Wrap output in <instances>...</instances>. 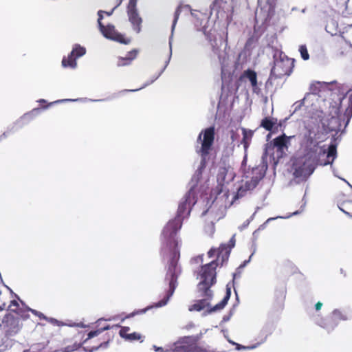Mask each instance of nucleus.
<instances>
[{"instance_id": "1", "label": "nucleus", "mask_w": 352, "mask_h": 352, "mask_svg": "<svg viewBox=\"0 0 352 352\" xmlns=\"http://www.w3.org/2000/svg\"><path fill=\"white\" fill-rule=\"evenodd\" d=\"M196 202L195 191L191 188L186 193L180 201L176 217L170 220L162 230V236L163 240L166 246L171 249L165 276V281L168 283V289L166 291L163 298L151 307H162L165 306L173 295L178 285L177 279L182 273V268L178 263L180 252L179 241L176 236L182 226L184 218L190 214L192 207Z\"/></svg>"}, {"instance_id": "2", "label": "nucleus", "mask_w": 352, "mask_h": 352, "mask_svg": "<svg viewBox=\"0 0 352 352\" xmlns=\"http://www.w3.org/2000/svg\"><path fill=\"white\" fill-rule=\"evenodd\" d=\"M326 134L320 126L308 124L305 126L300 142V148L303 151L301 162L296 165L294 172L296 178L307 179L315 170L318 166L331 164L337 157L336 144H330L327 152L324 146L320 144L326 140Z\"/></svg>"}, {"instance_id": "3", "label": "nucleus", "mask_w": 352, "mask_h": 352, "mask_svg": "<svg viewBox=\"0 0 352 352\" xmlns=\"http://www.w3.org/2000/svg\"><path fill=\"white\" fill-rule=\"evenodd\" d=\"M110 329L109 325H107L102 327L97 330L91 331L87 333V337L84 338V336H82L80 332H78L75 335V338H80V341H75L72 346H67L65 347V352H72L77 349H78L82 344H85L88 342V340H91L94 338H97V345L93 346V349H98L100 347H105L109 341L111 340L113 336L109 334V333H106L103 335L102 333Z\"/></svg>"}, {"instance_id": "4", "label": "nucleus", "mask_w": 352, "mask_h": 352, "mask_svg": "<svg viewBox=\"0 0 352 352\" xmlns=\"http://www.w3.org/2000/svg\"><path fill=\"white\" fill-rule=\"evenodd\" d=\"M274 61L270 72V76L265 83L267 87L269 84L272 85L271 80L274 78H280L285 76H289L294 67V60L288 58L282 52H278V55L275 54L274 56Z\"/></svg>"}, {"instance_id": "5", "label": "nucleus", "mask_w": 352, "mask_h": 352, "mask_svg": "<svg viewBox=\"0 0 352 352\" xmlns=\"http://www.w3.org/2000/svg\"><path fill=\"white\" fill-rule=\"evenodd\" d=\"M215 129L214 126H210L202 130L197 137V142L201 146L196 150L201 158V163H205L208 157L214 141Z\"/></svg>"}, {"instance_id": "6", "label": "nucleus", "mask_w": 352, "mask_h": 352, "mask_svg": "<svg viewBox=\"0 0 352 352\" xmlns=\"http://www.w3.org/2000/svg\"><path fill=\"white\" fill-rule=\"evenodd\" d=\"M219 263L217 261H212L210 263L204 265L200 270L201 281L197 285V290H208L216 283V269Z\"/></svg>"}, {"instance_id": "7", "label": "nucleus", "mask_w": 352, "mask_h": 352, "mask_svg": "<svg viewBox=\"0 0 352 352\" xmlns=\"http://www.w3.org/2000/svg\"><path fill=\"white\" fill-rule=\"evenodd\" d=\"M98 28L100 32L105 38L124 45H128L131 43V38H126L124 34L118 32L113 25L108 24L104 25L102 23V19H103L102 10L98 12Z\"/></svg>"}, {"instance_id": "8", "label": "nucleus", "mask_w": 352, "mask_h": 352, "mask_svg": "<svg viewBox=\"0 0 352 352\" xmlns=\"http://www.w3.org/2000/svg\"><path fill=\"white\" fill-rule=\"evenodd\" d=\"M345 320L346 316L340 310L336 309L329 316L319 319L316 324L330 333L338 326L339 321Z\"/></svg>"}, {"instance_id": "9", "label": "nucleus", "mask_w": 352, "mask_h": 352, "mask_svg": "<svg viewBox=\"0 0 352 352\" xmlns=\"http://www.w3.org/2000/svg\"><path fill=\"white\" fill-rule=\"evenodd\" d=\"M197 340L192 336H185L175 342L170 350L166 352H194L197 346Z\"/></svg>"}, {"instance_id": "10", "label": "nucleus", "mask_w": 352, "mask_h": 352, "mask_svg": "<svg viewBox=\"0 0 352 352\" xmlns=\"http://www.w3.org/2000/svg\"><path fill=\"white\" fill-rule=\"evenodd\" d=\"M86 53V49L78 44H76L67 57H63L62 66L74 69L77 66L76 59L82 56Z\"/></svg>"}, {"instance_id": "11", "label": "nucleus", "mask_w": 352, "mask_h": 352, "mask_svg": "<svg viewBox=\"0 0 352 352\" xmlns=\"http://www.w3.org/2000/svg\"><path fill=\"white\" fill-rule=\"evenodd\" d=\"M198 292L200 294L199 296L202 298L196 300L193 305L189 307L188 310L190 311H200L205 308H208L210 307V301L212 300L213 296L212 291L198 290Z\"/></svg>"}, {"instance_id": "12", "label": "nucleus", "mask_w": 352, "mask_h": 352, "mask_svg": "<svg viewBox=\"0 0 352 352\" xmlns=\"http://www.w3.org/2000/svg\"><path fill=\"white\" fill-rule=\"evenodd\" d=\"M263 175L252 177L250 180L246 181L245 184L240 186L237 190V196L243 197L248 190H252L256 187Z\"/></svg>"}, {"instance_id": "13", "label": "nucleus", "mask_w": 352, "mask_h": 352, "mask_svg": "<svg viewBox=\"0 0 352 352\" xmlns=\"http://www.w3.org/2000/svg\"><path fill=\"white\" fill-rule=\"evenodd\" d=\"M129 20L132 24L133 29L137 33H140L142 29V19L140 16L137 9L127 10Z\"/></svg>"}, {"instance_id": "14", "label": "nucleus", "mask_w": 352, "mask_h": 352, "mask_svg": "<svg viewBox=\"0 0 352 352\" xmlns=\"http://www.w3.org/2000/svg\"><path fill=\"white\" fill-rule=\"evenodd\" d=\"M223 252H225V255H222V259H221L222 260L221 264H222L225 260L228 259L229 254H230V250H228V248L226 245L222 244L217 249L211 248L208 251V255L210 258H212L215 255H217V259L215 261H218L221 257V255L223 254Z\"/></svg>"}, {"instance_id": "15", "label": "nucleus", "mask_w": 352, "mask_h": 352, "mask_svg": "<svg viewBox=\"0 0 352 352\" xmlns=\"http://www.w3.org/2000/svg\"><path fill=\"white\" fill-rule=\"evenodd\" d=\"M294 138V135L287 136L283 133L274 139L272 142L273 146L277 148L278 151L282 152L284 148H288L290 140Z\"/></svg>"}, {"instance_id": "16", "label": "nucleus", "mask_w": 352, "mask_h": 352, "mask_svg": "<svg viewBox=\"0 0 352 352\" xmlns=\"http://www.w3.org/2000/svg\"><path fill=\"white\" fill-rule=\"evenodd\" d=\"M241 78H246L250 80L254 93L257 94L260 93L261 89L258 87L257 74L256 72L248 69L243 72Z\"/></svg>"}, {"instance_id": "17", "label": "nucleus", "mask_w": 352, "mask_h": 352, "mask_svg": "<svg viewBox=\"0 0 352 352\" xmlns=\"http://www.w3.org/2000/svg\"><path fill=\"white\" fill-rule=\"evenodd\" d=\"M138 50L136 49L129 52L126 57L119 56L117 59L116 65L118 67L129 65L131 62L137 57Z\"/></svg>"}, {"instance_id": "18", "label": "nucleus", "mask_w": 352, "mask_h": 352, "mask_svg": "<svg viewBox=\"0 0 352 352\" xmlns=\"http://www.w3.org/2000/svg\"><path fill=\"white\" fill-rule=\"evenodd\" d=\"M230 295H231V289H230V288L227 287L226 288V294L225 296L223 297V298L222 299V300L220 302H219L218 304H217L216 305H214V307H212L210 309H208L207 310L208 314H211L212 312H215V311H220V310L223 309L225 307V306L227 305V303L230 298Z\"/></svg>"}, {"instance_id": "19", "label": "nucleus", "mask_w": 352, "mask_h": 352, "mask_svg": "<svg viewBox=\"0 0 352 352\" xmlns=\"http://www.w3.org/2000/svg\"><path fill=\"white\" fill-rule=\"evenodd\" d=\"M243 138L241 140V144L243 145L244 150L246 152L248 147L250 146L252 139L254 135V131L250 129H247L245 128H241Z\"/></svg>"}, {"instance_id": "20", "label": "nucleus", "mask_w": 352, "mask_h": 352, "mask_svg": "<svg viewBox=\"0 0 352 352\" xmlns=\"http://www.w3.org/2000/svg\"><path fill=\"white\" fill-rule=\"evenodd\" d=\"M42 111L41 108H34L31 111L24 114L21 118V120L23 123H28L30 120H33L35 117L38 116Z\"/></svg>"}, {"instance_id": "21", "label": "nucleus", "mask_w": 352, "mask_h": 352, "mask_svg": "<svg viewBox=\"0 0 352 352\" xmlns=\"http://www.w3.org/2000/svg\"><path fill=\"white\" fill-rule=\"evenodd\" d=\"M285 299V292H280L276 297V299L274 304V309L275 311H281L284 307V302Z\"/></svg>"}, {"instance_id": "22", "label": "nucleus", "mask_w": 352, "mask_h": 352, "mask_svg": "<svg viewBox=\"0 0 352 352\" xmlns=\"http://www.w3.org/2000/svg\"><path fill=\"white\" fill-rule=\"evenodd\" d=\"M276 124V119L274 120V118L265 117L262 120L261 126L268 131H272Z\"/></svg>"}, {"instance_id": "23", "label": "nucleus", "mask_w": 352, "mask_h": 352, "mask_svg": "<svg viewBox=\"0 0 352 352\" xmlns=\"http://www.w3.org/2000/svg\"><path fill=\"white\" fill-rule=\"evenodd\" d=\"M336 2L345 8L347 14H352V0H336Z\"/></svg>"}, {"instance_id": "24", "label": "nucleus", "mask_w": 352, "mask_h": 352, "mask_svg": "<svg viewBox=\"0 0 352 352\" xmlns=\"http://www.w3.org/2000/svg\"><path fill=\"white\" fill-rule=\"evenodd\" d=\"M299 52L300 53L301 58L303 60H307L309 58V54L308 53V50H307L306 45H300L299 47Z\"/></svg>"}, {"instance_id": "25", "label": "nucleus", "mask_w": 352, "mask_h": 352, "mask_svg": "<svg viewBox=\"0 0 352 352\" xmlns=\"http://www.w3.org/2000/svg\"><path fill=\"white\" fill-rule=\"evenodd\" d=\"M344 120L346 119V126L349 124L351 117H352V107L349 106L346 109L344 115Z\"/></svg>"}, {"instance_id": "26", "label": "nucleus", "mask_w": 352, "mask_h": 352, "mask_svg": "<svg viewBox=\"0 0 352 352\" xmlns=\"http://www.w3.org/2000/svg\"><path fill=\"white\" fill-rule=\"evenodd\" d=\"M182 12V6H179L175 12V14H174V20H173V25H172V30H173L175 25H176V23L178 21V19L179 17V15Z\"/></svg>"}, {"instance_id": "27", "label": "nucleus", "mask_w": 352, "mask_h": 352, "mask_svg": "<svg viewBox=\"0 0 352 352\" xmlns=\"http://www.w3.org/2000/svg\"><path fill=\"white\" fill-rule=\"evenodd\" d=\"M19 307V304L16 300H12L10 301V303L8 306V309L12 312L17 313V311Z\"/></svg>"}, {"instance_id": "28", "label": "nucleus", "mask_w": 352, "mask_h": 352, "mask_svg": "<svg viewBox=\"0 0 352 352\" xmlns=\"http://www.w3.org/2000/svg\"><path fill=\"white\" fill-rule=\"evenodd\" d=\"M45 320H47V322H50L53 325H56V326H58V327L66 325V324L64 323L63 322L59 321V320H56L55 318H47V319Z\"/></svg>"}, {"instance_id": "29", "label": "nucleus", "mask_w": 352, "mask_h": 352, "mask_svg": "<svg viewBox=\"0 0 352 352\" xmlns=\"http://www.w3.org/2000/svg\"><path fill=\"white\" fill-rule=\"evenodd\" d=\"M141 338V336L140 333L133 332L132 333H129L128 336L126 337V340L133 341V340H138Z\"/></svg>"}, {"instance_id": "30", "label": "nucleus", "mask_w": 352, "mask_h": 352, "mask_svg": "<svg viewBox=\"0 0 352 352\" xmlns=\"http://www.w3.org/2000/svg\"><path fill=\"white\" fill-rule=\"evenodd\" d=\"M129 331L130 328L129 327H122L120 330L119 334L122 338L126 339L128 335L129 334L128 333Z\"/></svg>"}, {"instance_id": "31", "label": "nucleus", "mask_w": 352, "mask_h": 352, "mask_svg": "<svg viewBox=\"0 0 352 352\" xmlns=\"http://www.w3.org/2000/svg\"><path fill=\"white\" fill-rule=\"evenodd\" d=\"M223 0H214L212 3V9L219 10L221 8Z\"/></svg>"}, {"instance_id": "32", "label": "nucleus", "mask_w": 352, "mask_h": 352, "mask_svg": "<svg viewBox=\"0 0 352 352\" xmlns=\"http://www.w3.org/2000/svg\"><path fill=\"white\" fill-rule=\"evenodd\" d=\"M137 2L138 0H129L128 6H127V10H134L137 9Z\"/></svg>"}, {"instance_id": "33", "label": "nucleus", "mask_w": 352, "mask_h": 352, "mask_svg": "<svg viewBox=\"0 0 352 352\" xmlns=\"http://www.w3.org/2000/svg\"><path fill=\"white\" fill-rule=\"evenodd\" d=\"M230 138L232 140V142H234L239 138V135L236 131L232 130L230 131Z\"/></svg>"}, {"instance_id": "34", "label": "nucleus", "mask_w": 352, "mask_h": 352, "mask_svg": "<svg viewBox=\"0 0 352 352\" xmlns=\"http://www.w3.org/2000/svg\"><path fill=\"white\" fill-rule=\"evenodd\" d=\"M230 342L232 343L234 345H236V349L237 350L247 349H253L254 348L253 346H245L241 345L239 344H237V343H235V342H231V341H230Z\"/></svg>"}, {"instance_id": "35", "label": "nucleus", "mask_w": 352, "mask_h": 352, "mask_svg": "<svg viewBox=\"0 0 352 352\" xmlns=\"http://www.w3.org/2000/svg\"><path fill=\"white\" fill-rule=\"evenodd\" d=\"M31 312L32 314H34L35 316H38V318L40 319H45V320L47 319V317L45 316L43 314H42V313H41V312H39L38 311H36V310H34V309H31Z\"/></svg>"}, {"instance_id": "36", "label": "nucleus", "mask_w": 352, "mask_h": 352, "mask_svg": "<svg viewBox=\"0 0 352 352\" xmlns=\"http://www.w3.org/2000/svg\"><path fill=\"white\" fill-rule=\"evenodd\" d=\"M322 306V303L320 302H318L316 305H315V308L317 311L320 310L321 309Z\"/></svg>"}, {"instance_id": "37", "label": "nucleus", "mask_w": 352, "mask_h": 352, "mask_svg": "<svg viewBox=\"0 0 352 352\" xmlns=\"http://www.w3.org/2000/svg\"><path fill=\"white\" fill-rule=\"evenodd\" d=\"M116 8V7H115L114 8H113V9L111 10V11H110V12H107V11H103V10H102V14H106V15H107V16H111V15L113 14V11H114V10H115V8Z\"/></svg>"}, {"instance_id": "38", "label": "nucleus", "mask_w": 352, "mask_h": 352, "mask_svg": "<svg viewBox=\"0 0 352 352\" xmlns=\"http://www.w3.org/2000/svg\"><path fill=\"white\" fill-rule=\"evenodd\" d=\"M63 100H57V101H55V102H51L47 106H45L43 107L44 109L47 108L48 106H50L54 103H58V102H63Z\"/></svg>"}, {"instance_id": "39", "label": "nucleus", "mask_w": 352, "mask_h": 352, "mask_svg": "<svg viewBox=\"0 0 352 352\" xmlns=\"http://www.w3.org/2000/svg\"><path fill=\"white\" fill-rule=\"evenodd\" d=\"M349 106L352 107V94L350 95L349 98Z\"/></svg>"}, {"instance_id": "40", "label": "nucleus", "mask_w": 352, "mask_h": 352, "mask_svg": "<svg viewBox=\"0 0 352 352\" xmlns=\"http://www.w3.org/2000/svg\"><path fill=\"white\" fill-rule=\"evenodd\" d=\"M6 308V304L3 303L1 305H0V311L4 310Z\"/></svg>"}, {"instance_id": "41", "label": "nucleus", "mask_w": 352, "mask_h": 352, "mask_svg": "<svg viewBox=\"0 0 352 352\" xmlns=\"http://www.w3.org/2000/svg\"><path fill=\"white\" fill-rule=\"evenodd\" d=\"M137 89H135L134 91H136ZM133 90H128V89H124V90H122L121 91L120 93L122 94V93H124V92H128V91H133Z\"/></svg>"}, {"instance_id": "42", "label": "nucleus", "mask_w": 352, "mask_h": 352, "mask_svg": "<svg viewBox=\"0 0 352 352\" xmlns=\"http://www.w3.org/2000/svg\"><path fill=\"white\" fill-rule=\"evenodd\" d=\"M151 307H148L147 308L144 309H142L140 312V313H144L146 312V311L148 309H150Z\"/></svg>"}, {"instance_id": "43", "label": "nucleus", "mask_w": 352, "mask_h": 352, "mask_svg": "<svg viewBox=\"0 0 352 352\" xmlns=\"http://www.w3.org/2000/svg\"><path fill=\"white\" fill-rule=\"evenodd\" d=\"M39 102L42 104V103H45V102H46V101H45V100H43V99H41V100H39Z\"/></svg>"}, {"instance_id": "44", "label": "nucleus", "mask_w": 352, "mask_h": 352, "mask_svg": "<svg viewBox=\"0 0 352 352\" xmlns=\"http://www.w3.org/2000/svg\"><path fill=\"white\" fill-rule=\"evenodd\" d=\"M154 347L155 348V350H156V351H159V350H160V351H162V348H157L156 346H154Z\"/></svg>"}, {"instance_id": "45", "label": "nucleus", "mask_w": 352, "mask_h": 352, "mask_svg": "<svg viewBox=\"0 0 352 352\" xmlns=\"http://www.w3.org/2000/svg\"><path fill=\"white\" fill-rule=\"evenodd\" d=\"M135 314H131L130 316H126V318H129L131 316H134Z\"/></svg>"}, {"instance_id": "46", "label": "nucleus", "mask_w": 352, "mask_h": 352, "mask_svg": "<svg viewBox=\"0 0 352 352\" xmlns=\"http://www.w3.org/2000/svg\"><path fill=\"white\" fill-rule=\"evenodd\" d=\"M272 219H268L266 222H268L269 221L272 220Z\"/></svg>"}]
</instances>
